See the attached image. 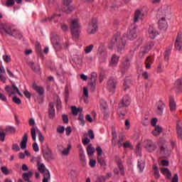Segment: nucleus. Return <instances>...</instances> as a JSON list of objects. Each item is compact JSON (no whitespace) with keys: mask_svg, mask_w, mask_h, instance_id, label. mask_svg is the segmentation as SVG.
Returning <instances> with one entry per match:
<instances>
[{"mask_svg":"<svg viewBox=\"0 0 182 182\" xmlns=\"http://www.w3.org/2000/svg\"><path fill=\"white\" fill-rule=\"evenodd\" d=\"M41 150H42L43 159H45L46 161H50L52 160H55V155H53L52 150L49 149V147L42 146Z\"/></svg>","mask_w":182,"mask_h":182,"instance_id":"8","label":"nucleus"},{"mask_svg":"<svg viewBox=\"0 0 182 182\" xmlns=\"http://www.w3.org/2000/svg\"><path fill=\"white\" fill-rule=\"evenodd\" d=\"M97 32V23L92 21L88 25L87 33H88V35H95V33Z\"/></svg>","mask_w":182,"mask_h":182,"instance_id":"14","label":"nucleus"},{"mask_svg":"<svg viewBox=\"0 0 182 182\" xmlns=\"http://www.w3.org/2000/svg\"><path fill=\"white\" fill-rule=\"evenodd\" d=\"M60 28L63 32H68L69 31V26L67 24L61 23Z\"/></svg>","mask_w":182,"mask_h":182,"instance_id":"52","label":"nucleus"},{"mask_svg":"<svg viewBox=\"0 0 182 182\" xmlns=\"http://www.w3.org/2000/svg\"><path fill=\"white\" fill-rule=\"evenodd\" d=\"M95 182H106V176H99L96 178Z\"/></svg>","mask_w":182,"mask_h":182,"instance_id":"44","label":"nucleus"},{"mask_svg":"<svg viewBox=\"0 0 182 182\" xmlns=\"http://www.w3.org/2000/svg\"><path fill=\"white\" fill-rule=\"evenodd\" d=\"M96 151L97 154V157L102 156V154H103V149L100 146H97L96 148Z\"/></svg>","mask_w":182,"mask_h":182,"instance_id":"46","label":"nucleus"},{"mask_svg":"<svg viewBox=\"0 0 182 182\" xmlns=\"http://www.w3.org/2000/svg\"><path fill=\"white\" fill-rule=\"evenodd\" d=\"M28 66L33 70V72H36V73H39L41 72V67L38 65H35V63L33 61L28 62Z\"/></svg>","mask_w":182,"mask_h":182,"instance_id":"28","label":"nucleus"},{"mask_svg":"<svg viewBox=\"0 0 182 182\" xmlns=\"http://www.w3.org/2000/svg\"><path fill=\"white\" fill-rule=\"evenodd\" d=\"M70 133H72V127H68L67 128H65L66 136H70Z\"/></svg>","mask_w":182,"mask_h":182,"instance_id":"63","label":"nucleus"},{"mask_svg":"<svg viewBox=\"0 0 182 182\" xmlns=\"http://www.w3.org/2000/svg\"><path fill=\"white\" fill-rule=\"evenodd\" d=\"M144 161H138L137 167L139 168V173H143V171L144 170Z\"/></svg>","mask_w":182,"mask_h":182,"instance_id":"39","label":"nucleus"},{"mask_svg":"<svg viewBox=\"0 0 182 182\" xmlns=\"http://www.w3.org/2000/svg\"><path fill=\"white\" fill-rule=\"evenodd\" d=\"M62 117L63 123L68 124L69 123V117L67 114H63Z\"/></svg>","mask_w":182,"mask_h":182,"instance_id":"56","label":"nucleus"},{"mask_svg":"<svg viewBox=\"0 0 182 182\" xmlns=\"http://www.w3.org/2000/svg\"><path fill=\"white\" fill-rule=\"evenodd\" d=\"M97 163L100 165L101 167H103L105 170H106V158L105 156H97Z\"/></svg>","mask_w":182,"mask_h":182,"instance_id":"27","label":"nucleus"},{"mask_svg":"<svg viewBox=\"0 0 182 182\" xmlns=\"http://www.w3.org/2000/svg\"><path fill=\"white\" fill-rule=\"evenodd\" d=\"M80 147V162L81 166H86V156H85V152L83 151V148H82V145L79 146Z\"/></svg>","mask_w":182,"mask_h":182,"instance_id":"19","label":"nucleus"},{"mask_svg":"<svg viewBox=\"0 0 182 182\" xmlns=\"http://www.w3.org/2000/svg\"><path fill=\"white\" fill-rule=\"evenodd\" d=\"M6 132H8L9 133H15V132H16V129H15V127H7L6 128Z\"/></svg>","mask_w":182,"mask_h":182,"instance_id":"55","label":"nucleus"},{"mask_svg":"<svg viewBox=\"0 0 182 182\" xmlns=\"http://www.w3.org/2000/svg\"><path fill=\"white\" fill-rule=\"evenodd\" d=\"M78 120L80 122L81 126H85V117L82 114H80L78 117Z\"/></svg>","mask_w":182,"mask_h":182,"instance_id":"51","label":"nucleus"},{"mask_svg":"<svg viewBox=\"0 0 182 182\" xmlns=\"http://www.w3.org/2000/svg\"><path fill=\"white\" fill-rule=\"evenodd\" d=\"M72 149V145L69 144L68 147L64 149L62 151L63 156H69V153H70V150Z\"/></svg>","mask_w":182,"mask_h":182,"instance_id":"37","label":"nucleus"},{"mask_svg":"<svg viewBox=\"0 0 182 182\" xmlns=\"http://www.w3.org/2000/svg\"><path fill=\"white\" fill-rule=\"evenodd\" d=\"M164 103L162 102V101H159L156 104V113L159 114V116H161L163 114V110H164Z\"/></svg>","mask_w":182,"mask_h":182,"instance_id":"23","label":"nucleus"},{"mask_svg":"<svg viewBox=\"0 0 182 182\" xmlns=\"http://www.w3.org/2000/svg\"><path fill=\"white\" fill-rule=\"evenodd\" d=\"M55 106L52 102H50L48 105V117L51 120L55 119Z\"/></svg>","mask_w":182,"mask_h":182,"instance_id":"17","label":"nucleus"},{"mask_svg":"<svg viewBox=\"0 0 182 182\" xmlns=\"http://www.w3.org/2000/svg\"><path fill=\"white\" fill-rule=\"evenodd\" d=\"M175 87H176V89H181L182 78H179V79L176 80V81L175 82Z\"/></svg>","mask_w":182,"mask_h":182,"instance_id":"43","label":"nucleus"},{"mask_svg":"<svg viewBox=\"0 0 182 182\" xmlns=\"http://www.w3.org/2000/svg\"><path fill=\"white\" fill-rule=\"evenodd\" d=\"M160 155L163 159H168L171 154V150L168 149V143L166 141L159 142Z\"/></svg>","mask_w":182,"mask_h":182,"instance_id":"5","label":"nucleus"},{"mask_svg":"<svg viewBox=\"0 0 182 182\" xmlns=\"http://www.w3.org/2000/svg\"><path fill=\"white\" fill-rule=\"evenodd\" d=\"M161 174L165 176L166 178H168V180H170V178H171V172L168 168H161Z\"/></svg>","mask_w":182,"mask_h":182,"instance_id":"26","label":"nucleus"},{"mask_svg":"<svg viewBox=\"0 0 182 182\" xmlns=\"http://www.w3.org/2000/svg\"><path fill=\"white\" fill-rule=\"evenodd\" d=\"M59 18H60V14H54L50 18L48 17V18H46L41 20V22L45 23V22H53L54 21V23H57Z\"/></svg>","mask_w":182,"mask_h":182,"instance_id":"18","label":"nucleus"},{"mask_svg":"<svg viewBox=\"0 0 182 182\" xmlns=\"http://www.w3.org/2000/svg\"><path fill=\"white\" fill-rule=\"evenodd\" d=\"M38 140L41 144L43 143V141H45V137H43L42 132H39Z\"/></svg>","mask_w":182,"mask_h":182,"instance_id":"62","label":"nucleus"},{"mask_svg":"<svg viewBox=\"0 0 182 182\" xmlns=\"http://www.w3.org/2000/svg\"><path fill=\"white\" fill-rule=\"evenodd\" d=\"M129 88H130V81L129 80H125L123 84V89L124 91H127V89H129Z\"/></svg>","mask_w":182,"mask_h":182,"instance_id":"42","label":"nucleus"},{"mask_svg":"<svg viewBox=\"0 0 182 182\" xmlns=\"http://www.w3.org/2000/svg\"><path fill=\"white\" fill-rule=\"evenodd\" d=\"M129 68H130V58L125 56L122 59V64L121 65L122 73L124 75L129 70Z\"/></svg>","mask_w":182,"mask_h":182,"instance_id":"10","label":"nucleus"},{"mask_svg":"<svg viewBox=\"0 0 182 182\" xmlns=\"http://www.w3.org/2000/svg\"><path fill=\"white\" fill-rule=\"evenodd\" d=\"M15 4V0H6V6H14Z\"/></svg>","mask_w":182,"mask_h":182,"instance_id":"53","label":"nucleus"},{"mask_svg":"<svg viewBox=\"0 0 182 182\" xmlns=\"http://www.w3.org/2000/svg\"><path fill=\"white\" fill-rule=\"evenodd\" d=\"M13 102L16 103V105H21L22 102L21 101V99H19L18 97L15 96L13 97Z\"/></svg>","mask_w":182,"mask_h":182,"instance_id":"57","label":"nucleus"},{"mask_svg":"<svg viewBox=\"0 0 182 182\" xmlns=\"http://www.w3.org/2000/svg\"><path fill=\"white\" fill-rule=\"evenodd\" d=\"M127 39L133 41L137 38V28L135 26H131L127 35Z\"/></svg>","mask_w":182,"mask_h":182,"instance_id":"12","label":"nucleus"},{"mask_svg":"<svg viewBox=\"0 0 182 182\" xmlns=\"http://www.w3.org/2000/svg\"><path fill=\"white\" fill-rule=\"evenodd\" d=\"M70 4H72V0H63V11L65 14H70L75 11V7L70 6Z\"/></svg>","mask_w":182,"mask_h":182,"instance_id":"11","label":"nucleus"},{"mask_svg":"<svg viewBox=\"0 0 182 182\" xmlns=\"http://www.w3.org/2000/svg\"><path fill=\"white\" fill-rule=\"evenodd\" d=\"M117 46V50L118 53H122L124 50L126 46V39L124 38H120L117 36H114L108 43L109 49H112Z\"/></svg>","mask_w":182,"mask_h":182,"instance_id":"2","label":"nucleus"},{"mask_svg":"<svg viewBox=\"0 0 182 182\" xmlns=\"http://www.w3.org/2000/svg\"><path fill=\"white\" fill-rule=\"evenodd\" d=\"M117 85V80L113 77H111L107 82V89H108L109 92H113V90L116 89Z\"/></svg>","mask_w":182,"mask_h":182,"instance_id":"13","label":"nucleus"},{"mask_svg":"<svg viewBox=\"0 0 182 182\" xmlns=\"http://www.w3.org/2000/svg\"><path fill=\"white\" fill-rule=\"evenodd\" d=\"M130 97L129 95H125L122 98V102L119 104L117 109V114H119V117L123 119L124 116H126V108L124 109V111L122 110L123 107H127V106H130Z\"/></svg>","mask_w":182,"mask_h":182,"instance_id":"4","label":"nucleus"},{"mask_svg":"<svg viewBox=\"0 0 182 182\" xmlns=\"http://www.w3.org/2000/svg\"><path fill=\"white\" fill-rule=\"evenodd\" d=\"M36 133L37 134H39V133H41V130L38 129V127H32L31 129V135L33 141H36Z\"/></svg>","mask_w":182,"mask_h":182,"instance_id":"24","label":"nucleus"},{"mask_svg":"<svg viewBox=\"0 0 182 182\" xmlns=\"http://www.w3.org/2000/svg\"><path fill=\"white\" fill-rule=\"evenodd\" d=\"M1 33H7L10 36H14L16 39H22V33L19 32V30L12 26H6L0 24Z\"/></svg>","mask_w":182,"mask_h":182,"instance_id":"3","label":"nucleus"},{"mask_svg":"<svg viewBox=\"0 0 182 182\" xmlns=\"http://www.w3.org/2000/svg\"><path fill=\"white\" fill-rule=\"evenodd\" d=\"M117 164L118 168H119V173L121 176L124 177L125 173H124V166H123V163L122 162V160L118 159L117 160Z\"/></svg>","mask_w":182,"mask_h":182,"instance_id":"29","label":"nucleus"},{"mask_svg":"<svg viewBox=\"0 0 182 182\" xmlns=\"http://www.w3.org/2000/svg\"><path fill=\"white\" fill-rule=\"evenodd\" d=\"M171 53V49L165 51L164 59L165 60H168L170 59V54Z\"/></svg>","mask_w":182,"mask_h":182,"instance_id":"47","label":"nucleus"},{"mask_svg":"<svg viewBox=\"0 0 182 182\" xmlns=\"http://www.w3.org/2000/svg\"><path fill=\"white\" fill-rule=\"evenodd\" d=\"M90 82H96L97 80V74L96 73H92L90 77Z\"/></svg>","mask_w":182,"mask_h":182,"instance_id":"50","label":"nucleus"},{"mask_svg":"<svg viewBox=\"0 0 182 182\" xmlns=\"http://www.w3.org/2000/svg\"><path fill=\"white\" fill-rule=\"evenodd\" d=\"M32 89L39 95V96H43L45 95V88L42 86L38 85L36 82H33L32 85Z\"/></svg>","mask_w":182,"mask_h":182,"instance_id":"15","label":"nucleus"},{"mask_svg":"<svg viewBox=\"0 0 182 182\" xmlns=\"http://www.w3.org/2000/svg\"><path fill=\"white\" fill-rule=\"evenodd\" d=\"M100 109L102 113H106V112H107L109 107L107 106V102H106V101L103 100H100Z\"/></svg>","mask_w":182,"mask_h":182,"instance_id":"30","label":"nucleus"},{"mask_svg":"<svg viewBox=\"0 0 182 182\" xmlns=\"http://www.w3.org/2000/svg\"><path fill=\"white\" fill-rule=\"evenodd\" d=\"M170 14V7L168 6H162L156 12V19L158 20V26L159 29L166 31L168 28L166 17Z\"/></svg>","mask_w":182,"mask_h":182,"instance_id":"1","label":"nucleus"},{"mask_svg":"<svg viewBox=\"0 0 182 182\" xmlns=\"http://www.w3.org/2000/svg\"><path fill=\"white\" fill-rule=\"evenodd\" d=\"M88 136L90 137V139H91V140H93V139H95V133H93V130L90 129L88 131Z\"/></svg>","mask_w":182,"mask_h":182,"instance_id":"61","label":"nucleus"},{"mask_svg":"<svg viewBox=\"0 0 182 182\" xmlns=\"http://www.w3.org/2000/svg\"><path fill=\"white\" fill-rule=\"evenodd\" d=\"M33 150L36 151V153H38V151H39V146H38V144L36 142L33 144Z\"/></svg>","mask_w":182,"mask_h":182,"instance_id":"60","label":"nucleus"},{"mask_svg":"<svg viewBox=\"0 0 182 182\" xmlns=\"http://www.w3.org/2000/svg\"><path fill=\"white\" fill-rule=\"evenodd\" d=\"M83 110V108H77L76 107L73 106L71 107V112L74 116H77V114L79 112H82Z\"/></svg>","mask_w":182,"mask_h":182,"instance_id":"35","label":"nucleus"},{"mask_svg":"<svg viewBox=\"0 0 182 182\" xmlns=\"http://www.w3.org/2000/svg\"><path fill=\"white\" fill-rule=\"evenodd\" d=\"M182 121H179L176 124V130L178 137L182 140Z\"/></svg>","mask_w":182,"mask_h":182,"instance_id":"31","label":"nucleus"},{"mask_svg":"<svg viewBox=\"0 0 182 182\" xmlns=\"http://www.w3.org/2000/svg\"><path fill=\"white\" fill-rule=\"evenodd\" d=\"M162 129L159 126L155 127L154 130L152 131L153 136H159L161 133Z\"/></svg>","mask_w":182,"mask_h":182,"instance_id":"38","label":"nucleus"},{"mask_svg":"<svg viewBox=\"0 0 182 182\" xmlns=\"http://www.w3.org/2000/svg\"><path fill=\"white\" fill-rule=\"evenodd\" d=\"M182 37L181 34H178L177 37H176V40L175 42V48L176 49V50H181V48H182Z\"/></svg>","mask_w":182,"mask_h":182,"instance_id":"22","label":"nucleus"},{"mask_svg":"<svg viewBox=\"0 0 182 182\" xmlns=\"http://www.w3.org/2000/svg\"><path fill=\"white\" fill-rule=\"evenodd\" d=\"M148 35L151 39H155L156 36H159L160 33L157 29L153 26H150L148 30Z\"/></svg>","mask_w":182,"mask_h":182,"instance_id":"16","label":"nucleus"},{"mask_svg":"<svg viewBox=\"0 0 182 182\" xmlns=\"http://www.w3.org/2000/svg\"><path fill=\"white\" fill-rule=\"evenodd\" d=\"M88 86L90 87L91 92H95V90H96V82H93V81L89 82Z\"/></svg>","mask_w":182,"mask_h":182,"instance_id":"41","label":"nucleus"},{"mask_svg":"<svg viewBox=\"0 0 182 182\" xmlns=\"http://www.w3.org/2000/svg\"><path fill=\"white\" fill-rule=\"evenodd\" d=\"M145 62L149 63V64H151L153 63V62H154V59L150 56L147 57Z\"/></svg>","mask_w":182,"mask_h":182,"instance_id":"64","label":"nucleus"},{"mask_svg":"<svg viewBox=\"0 0 182 182\" xmlns=\"http://www.w3.org/2000/svg\"><path fill=\"white\" fill-rule=\"evenodd\" d=\"M97 55H99V58H102V56H104L105 59L107 58V53H105V43H100Z\"/></svg>","mask_w":182,"mask_h":182,"instance_id":"21","label":"nucleus"},{"mask_svg":"<svg viewBox=\"0 0 182 182\" xmlns=\"http://www.w3.org/2000/svg\"><path fill=\"white\" fill-rule=\"evenodd\" d=\"M32 174L31 171H28V173H23L22 177L25 181H31L29 179L32 177Z\"/></svg>","mask_w":182,"mask_h":182,"instance_id":"36","label":"nucleus"},{"mask_svg":"<svg viewBox=\"0 0 182 182\" xmlns=\"http://www.w3.org/2000/svg\"><path fill=\"white\" fill-rule=\"evenodd\" d=\"M93 48H94L93 44H91L85 47V53H90L91 50H93Z\"/></svg>","mask_w":182,"mask_h":182,"instance_id":"48","label":"nucleus"},{"mask_svg":"<svg viewBox=\"0 0 182 182\" xmlns=\"http://www.w3.org/2000/svg\"><path fill=\"white\" fill-rule=\"evenodd\" d=\"M169 107L171 112H174L176 109V102H174V98H173V97L169 98Z\"/></svg>","mask_w":182,"mask_h":182,"instance_id":"33","label":"nucleus"},{"mask_svg":"<svg viewBox=\"0 0 182 182\" xmlns=\"http://www.w3.org/2000/svg\"><path fill=\"white\" fill-rule=\"evenodd\" d=\"M28 144V134L24 133L22 140L20 143V147L21 150H25L26 149V144Z\"/></svg>","mask_w":182,"mask_h":182,"instance_id":"25","label":"nucleus"},{"mask_svg":"<svg viewBox=\"0 0 182 182\" xmlns=\"http://www.w3.org/2000/svg\"><path fill=\"white\" fill-rule=\"evenodd\" d=\"M11 149L14 150V151H19V150H21V148H19V145H18V144H14Z\"/></svg>","mask_w":182,"mask_h":182,"instance_id":"59","label":"nucleus"},{"mask_svg":"<svg viewBox=\"0 0 182 182\" xmlns=\"http://www.w3.org/2000/svg\"><path fill=\"white\" fill-rule=\"evenodd\" d=\"M3 60L6 63H9L12 59L11 58V55H3Z\"/></svg>","mask_w":182,"mask_h":182,"instance_id":"49","label":"nucleus"},{"mask_svg":"<svg viewBox=\"0 0 182 182\" xmlns=\"http://www.w3.org/2000/svg\"><path fill=\"white\" fill-rule=\"evenodd\" d=\"M141 15V11L140 10H136L134 13V23H136L139 21V18H140V16Z\"/></svg>","mask_w":182,"mask_h":182,"instance_id":"40","label":"nucleus"},{"mask_svg":"<svg viewBox=\"0 0 182 182\" xmlns=\"http://www.w3.org/2000/svg\"><path fill=\"white\" fill-rule=\"evenodd\" d=\"M153 171H154V177L159 180L160 178V171H159V168L157 167L156 164H154L152 166Z\"/></svg>","mask_w":182,"mask_h":182,"instance_id":"32","label":"nucleus"},{"mask_svg":"<svg viewBox=\"0 0 182 182\" xmlns=\"http://www.w3.org/2000/svg\"><path fill=\"white\" fill-rule=\"evenodd\" d=\"M57 132H58L60 134H63V133H65V127H58L57 128Z\"/></svg>","mask_w":182,"mask_h":182,"instance_id":"58","label":"nucleus"},{"mask_svg":"<svg viewBox=\"0 0 182 182\" xmlns=\"http://www.w3.org/2000/svg\"><path fill=\"white\" fill-rule=\"evenodd\" d=\"M119 59H120V57L116 55V54H113L111 58V60L109 61V65L111 68H116L119 63Z\"/></svg>","mask_w":182,"mask_h":182,"instance_id":"20","label":"nucleus"},{"mask_svg":"<svg viewBox=\"0 0 182 182\" xmlns=\"http://www.w3.org/2000/svg\"><path fill=\"white\" fill-rule=\"evenodd\" d=\"M144 146L149 153H153V151L157 149V146L154 142L150 139H146L144 142Z\"/></svg>","mask_w":182,"mask_h":182,"instance_id":"9","label":"nucleus"},{"mask_svg":"<svg viewBox=\"0 0 182 182\" xmlns=\"http://www.w3.org/2000/svg\"><path fill=\"white\" fill-rule=\"evenodd\" d=\"M51 42L54 46V48H56V46H58V48H60V44H59V43H58V41H56V38L55 37H51Z\"/></svg>","mask_w":182,"mask_h":182,"instance_id":"45","label":"nucleus"},{"mask_svg":"<svg viewBox=\"0 0 182 182\" xmlns=\"http://www.w3.org/2000/svg\"><path fill=\"white\" fill-rule=\"evenodd\" d=\"M72 36L75 39H78L80 36V24L77 20H73L70 25Z\"/></svg>","mask_w":182,"mask_h":182,"instance_id":"6","label":"nucleus"},{"mask_svg":"<svg viewBox=\"0 0 182 182\" xmlns=\"http://www.w3.org/2000/svg\"><path fill=\"white\" fill-rule=\"evenodd\" d=\"M96 151V149H95L94 147L92 146V144H90L87 147V154L89 157H92L93 154H95V152Z\"/></svg>","mask_w":182,"mask_h":182,"instance_id":"34","label":"nucleus"},{"mask_svg":"<svg viewBox=\"0 0 182 182\" xmlns=\"http://www.w3.org/2000/svg\"><path fill=\"white\" fill-rule=\"evenodd\" d=\"M1 170L3 174H5L6 176H8V174H9V171H8V168L6 166H1Z\"/></svg>","mask_w":182,"mask_h":182,"instance_id":"54","label":"nucleus"},{"mask_svg":"<svg viewBox=\"0 0 182 182\" xmlns=\"http://www.w3.org/2000/svg\"><path fill=\"white\" fill-rule=\"evenodd\" d=\"M37 166L38 171L43 176V182H49V180H50V172L46 168L45 164H40L39 161H37Z\"/></svg>","mask_w":182,"mask_h":182,"instance_id":"7","label":"nucleus"}]
</instances>
